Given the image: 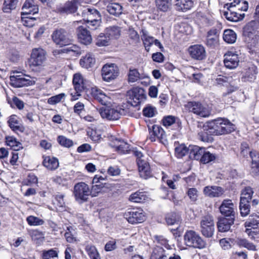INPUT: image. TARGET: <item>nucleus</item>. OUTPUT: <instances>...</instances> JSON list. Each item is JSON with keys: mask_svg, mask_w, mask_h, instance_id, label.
<instances>
[{"mask_svg": "<svg viewBox=\"0 0 259 259\" xmlns=\"http://www.w3.org/2000/svg\"><path fill=\"white\" fill-rule=\"evenodd\" d=\"M26 220L30 226H41L45 223V221L42 219L33 215L28 217Z\"/></svg>", "mask_w": 259, "mask_h": 259, "instance_id": "864d4df0", "label": "nucleus"}, {"mask_svg": "<svg viewBox=\"0 0 259 259\" xmlns=\"http://www.w3.org/2000/svg\"><path fill=\"white\" fill-rule=\"evenodd\" d=\"M208 128L213 130L212 133L215 135H223L230 133L235 130V126L229 120L225 118H218L210 122Z\"/></svg>", "mask_w": 259, "mask_h": 259, "instance_id": "f03ea898", "label": "nucleus"}, {"mask_svg": "<svg viewBox=\"0 0 259 259\" xmlns=\"http://www.w3.org/2000/svg\"><path fill=\"white\" fill-rule=\"evenodd\" d=\"M110 40V38L107 37L106 33H101L97 39L96 44L99 47L107 46L109 45Z\"/></svg>", "mask_w": 259, "mask_h": 259, "instance_id": "de8ad7c7", "label": "nucleus"}, {"mask_svg": "<svg viewBox=\"0 0 259 259\" xmlns=\"http://www.w3.org/2000/svg\"><path fill=\"white\" fill-rule=\"evenodd\" d=\"M190 56L194 59L202 60L206 57V51L204 47L201 45L191 46L188 48Z\"/></svg>", "mask_w": 259, "mask_h": 259, "instance_id": "f3484780", "label": "nucleus"}, {"mask_svg": "<svg viewBox=\"0 0 259 259\" xmlns=\"http://www.w3.org/2000/svg\"><path fill=\"white\" fill-rule=\"evenodd\" d=\"M81 15L88 23L94 20H96V22H98L99 20H101L100 13L95 9L85 8L82 11Z\"/></svg>", "mask_w": 259, "mask_h": 259, "instance_id": "aec40b11", "label": "nucleus"}, {"mask_svg": "<svg viewBox=\"0 0 259 259\" xmlns=\"http://www.w3.org/2000/svg\"><path fill=\"white\" fill-rule=\"evenodd\" d=\"M238 55L233 51H228L224 55V63L225 66L229 69L236 68L239 63Z\"/></svg>", "mask_w": 259, "mask_h": 259, "instance_id": "a211bd4d", "label": "nucleus"}, {"mask_svg": "<svg viewBox=\"0 0 259 259\" xmlns=\"http://www.w3.org/2000/svg\"><path fill=\"white\" fill-rule=\"evenodd\" d=\"M235 218L224 217L219 220L218 222V228L219 232H225L230 229L231 226L234 224Z\"/></svg>", "mask_w": 259, "mask_h": 259, "instance_id": "4be33fe9", "label": "nucleus"}, {"mask_svg": "<svg viewBox=\"0 0 259 259\" xmlns=\"http://www.w3.org/2000/svg\"><path fill=\"white\" fill-rule=\"evenodd\" d=\"M107 37L111 39L118 38L121 34V29L117 26H110L105 30Z\"/></svg>", "mask_w": 259, "mask_h": 259, "instance_id": "c85d7f7f", "label": "nucleus"}, {"mask_svg": "<svg viewBox=\"0 0 259 259\" xmlns=\"http://www.w3.org/2000/svg\"><path fill=\"white\" fill-rule=\"evenodd\" d=\"M150 259H167V256L163 248L157 246L153 249Z\"/></svg>", "mask_w": 259, "mask_h": 259, "instance_id": "c9c22d12", "label": "nucleus"}, {"mask_svg": "<svg viewBox=\"0 0 259 259\" xmlns=\"http://www.w3.org/2000/svg\"><path fill=\"white\" fill-rule=\"evenodd\" d=\"M138 169L140 177L147 179L151 176L149 164L146 161H138Z\"/></svg>", "mask_w": 259, "mask_h": 259, "instance_id": "b1692460", "label": "nucleus"}, {"mask_svg": "<svg viewBox=\"0 0 259 259\" xmlns=\"http://www.w3.org/2000/svg\"><path fill=\"white\" fill-rule=\"evenodd\" d=\"M127 80L128 82H135L137 81L138 80L142 78L141 74H140L138 70L133 67H131L129 69V71L127 74Z\"/></svg>", "mask_w": 259, "mask_h": 259, "instance_id": "58836bf2", "label": "nucleus"}, {"mask_svg": "<svg viewBox=\"0 0 259 259\" xmlns=\"http://www.w3.org/2000/svg\"><path fill=\"white\" fill-rule=\"evenodd\" d=\"M85 249L91 259H101L100 254L95 246L88 245L86 246Z\"/></svg>", "mask_w": 259, "mask_h": 259, "instance_id": "c03bdc74", "label": "nucleus"}, {"mask_svg": "<svg viewBox=\"0 0 259 259\" xmlns=\"http://www.w3.org/2000/svg\"><path fill=\"white\" fill-rule=\"evenodd\" d=\"M95 62L94 55L92 53H88L80 60V64L83 67L89 68L93 66Z\"/></svg>", "mask_w": 259, "mask_h": 259, "instance_id": "cd10ccee", "label": "nucleus"}, {"mask_svg": "<svg viewBox=\"0 0 259 259\" xmlns=\"http://www.w3.org/2000/svg\"><path fill=\"white\" fill-rule=\"evenodd\" d=\"M17 3L18 0H5L3 11L5 13H10L16 8Z\"/></svg>", "mask_w": 259, "mask_h": 259, "instance_id": "a18cd8bd", "label": "nucleus"}, {"mask_svg": "<svg viewBox=\"0 0 259 259\" xmlns=\"http://www.w3.org/2000/svg\"><path fill=\"white\" fill-rule=\"evenodd\" d=\"M147 199L148 197L145 192L141 191H137L132 194L129 198L131 201L136 203L143 202Z\"/></svg>", "mask_w": 259, "mask_h": 259, "instance_id": "473e14b6", "label": "nucleus"}, {"mask_svg": "<svg viewBox=\"0 0 259 259\" xmlns=\"http://www.w3.org/2000/svg\"><path fill=\"white\" fill-rule=\"evenodd\" d=\"M189 147L183 144H179L175 143V154L178 158H182L189 153Z\"/></svg>", "mask_w": 259, "mask_h": 259, "instance_id": "f704fd0d", "label": "nucleus"}, {"mask_svg": "<svg viewBox=\"0 0 259 259\" xmlns=\"http://www.w3.org/2000/svg\"><path fill=\"white\" fill-rule=\"evenodd\" d=\"M203 192L204 195L210 198L220 197L224 194L225 190L220 186H207L204 187Z\"/></svg>", "mask_w": 259, "mask_h": 259, "instance_id": "412c9836", "label": "nucleus"}, {"mask_svg": "<svg viewBox=\"0 0 259 259\" xmlns=\"http://www.w3.org/2000/svg\"><path fill=\"white\" fill-rule=\"evenodd\" d=\"M77 9L76 4L75 2H68L66 3L63 8V12L67 13H74Z\"/></svg>", "mask_w": 259, "mask_h": 259, "instance_id": "bf43d9fd", "label": "nucleus"}, {"mask_svg": "<svg viewBox=\"0 0 259 259\" xmlns=\"http://www.w3.org/2000/svg\"><path fill=\"white\" fill-rule=\"evenodd\" d=\"M100 113L103 118L114 120L118 119L121 115L124 114V110L107 107L102 108L100 110Z\"/></svg>", "mask_w": 259, "mask_h": 259, "instance_id": "ddd939ff", "label": "nucleus"}, {"mask_svg": "<svg viewBox=\"0 0 259 259\" xmlns=\"http://www.w3.org/2000/svg\"><path fill=\"white\" fill-rule=\"evenodd\" d=\"M115 144L112 146L116 148L119 153L123 154L130 150L129 145L123 141L115 139Z\"/></svg>", "mask_w": 259, "mask_h": 259, "instance_id": "2f4dec72", "label": "nucleus"}, {"mask_svg": "<svg viewBox=\"0 0 259 259\" xmlns=\"http://www.w3.org/2000/svg\"><path fill=\"white\" fill-rule=\"evenodd\" d=\"M57 141L61 145L65 147L69 148L73 145L72 140L63 136H59Z\"/></svg>", "mask_w": 259, "mask_h": 259, "instance_id": "13d9d810", "label": "nucleus"}, {"mask_svg": "<svg viewBox=\"0 0 259 259\" xmlns=\"http://www.w3.org/2000/svg\"><path fill=\"white\" fill-rule=\"evenodd\" d=\"M88 81L84 79L83 76L80 73H75L73 76V84L76 93L75 95H71L73 98V100H76L77 97L80 96V93L84 90L87 88V84Z\"/></svg>", "mask_w": 259, "mask_h": 259, "instance_id": "4468645a", "label": "nucleus"}, {"mask_svg": "<svg viewBox=\"0 0 259 259\" xmlns=\"http://www.w3.org/2000/svg\"><path fill=\"white\" fill-rule=\"evenodd\" d=\"M157 9L162 12H166L170 8L171 0H155Z\"/></svg>", "mask_w": 259, "mask_h": 259, "instance_id": "e433bc0d", "label": "nucleus"}, {"mask_svg": "<svg viewBox=\"0 0 259 259\" xmlns=\"http://www.w3.org/2000/svg\"><path fill=\"white\" fill-rule=\"evenodd\" d=\"M253 192L250 187H245L241 194L240 201L248 202L251 199Z\"/></svg>", "mask_w": 259, "mask_h": 259, "instance_id": "79ce46f5", "label": "nucleus"}, {"mask_svg": "<svg viewBox=\"0 0 259 259\" xmlns=\"http://www.w3.org/2000/svg\"><path fill=\"white\" fill-rule=\"evenodd\" d=\"M180 221V215L176 213L168 214L166 217V221L168 225H178Z\"/></svg>", "mask_w": 259, "mask_h": 259, "instance_id": "49530a36", "label": "nucleus"}, {"mask_svg": "<svg viewBox=\"0 0 259 259\" xmlns=\"http://www.w3.org/2000/svg\"><path fill=\"white\" fill-rule=\"evenodd\" d=\"M143 34L141 36L145 49L149 51L150 47L154 44V38L153 37L149 35L146 31H143Z\"/></svg>", "mask_w": 259, "mask_h": 259, "instance_id": "37998d69", "label": "nucleus"}, {"mask_svg": "<svg viewBox=\"0 0 259 259\" xmlns=\"http://www.w3.org/2000/svg\"><path fill=\"white\" fill-rule=\"evenodd\" d=\"M143 112L144 116L148 117H152L155 115L156 110L155 107L149 106L144 108Z\"/></svg>", "mask_w": 259, "mask_h": 259, "instance_id": "e2e57ef3", "label": "nucleus"}, {"mask_svg": "<svg viewBox=\"0 0 259 259\" xmlns=\"http://www.w3.org/2000/svg\"><path fill=\"white\" fill-rule=\"evenodd\" d=\"M64 237L69 243H72L76 241V233L73 227H67Z\"/></svg>", "mask_w": 259, "mask_h": 259, "instance_id": "72a5a7b5", "label": "nucleus"}, {"mask_svg": "<svg viewBox=\"0 0 259 259\" xmlns=\"http://www.w3.org/2000/svg\"><path fill=\"white\" fill-rule=\"evenodd\" d=\"M64 254L65 259H72L75 254V249L73 247L68 245L65 249Z\"/></svg>", "mask_w": 259, "mask_h": 259, "instance_id": "0e129e2a", "label": "nucleus"}, {"mask_svg": "<svg viewBox=\"0 0 259 259\" xmlns=\"http://www.w3.org/2000/svg\"><path fill=\"white\" fill-rule=\"evenodd\" d=\"M103 187L101 184L95 185L92 186L91 190H90L91 194L92 197H96L101 193Z\"/></svg>", "mask_w": 259, "mask_h": 259, "instance_id": "338daca9", "label": "nucleus"}, {"mask_svg": "<svg viewBox=\"0 0 259 259\" xmlns=\"http://www.w3.org/2000/svg\"><path fill=\"white\" fill-rule=\"evenodd\" d=\"M44 165L50 170H54L59 166L58 160L54 157L47 156L45 158L43 161Z\"/></svg>", "mask_w": 259, "mask_h": 259, "instance_id": "c756f323", "label": "nucleus"}, {"mask_svg": "<svg viewBox=\"0 0 259 259\" xmlns=\"http://www.w3.org/2000/svg\"><path fill=\"white\" fill-rule=\"evenodd\" d=\"M259 225V214L256 213H253L249 216V219L245 223V227H251V228H247L246 229V232L248 234V236H251L253 238L254 235H257L258 233L255 231L256 226Z\"/></svg>", "mask_w": 259, "mask_h": 259, "instance_id": "dca6fc26", "label": "nucleus"}, {"mask_svg": "<svg viewBox=\"0 0 259 259\" xmlns=\"http://www.w3.org/2000/svg\"><path fill=\"white\" fill-rule=\"evenodd\" d=\"M204 148L199 147L196 145L189 146V157L195 160H201Z\"/></svg>", "mask_w": 259, "mask_h": 259, "instance_id": "bb28decb", "label": "nucleus"}, {"mask_svg": "<svg viewBox=\"0 0 259 259\" xmlns=\"http://www.w3.org/2000/svg\"><path fill=\"white\" fill-rule=\"evenodd\" d=\"M91 94L94 98L102 105H106L109 102V98L99 89L93 88Z\"/></svg>", "mask_w": 259, "mask_h": 259, "instance_id": "5701e85b", "label": "nucleus"}, {"mask_svg": "<svg viewBox=\"0 0 259 259\" xmlns=\"http://www.w3.org/2000/svg\"><path fill=\"white\" fill-rule=\"evenodd\" d=\"M176 121V118L175 116L169 115L164 117L162 119L163 124L165 126H169L174 124Z\"/></svg>", "mask_w": 259, "mask_h": 259, "instance_id": "774afa93", "label": "nucleus"}, {"mask_svg": "<svg viewBox=\"0 0 259 259\" xmlns=\"http://www.w3.org/2000/svg\"><path fill=\"white\" fill-rule=\"evenodd\" d=\"M64 195L61 194H59L55 196V199L53 200V204L55 205L57 210L64 206Z\"/></svg>", "mask_w": 259, "mask_h": 259, "instance_id": "603ef678", "label": "nucleus"}, {"mask_svg": "<svg viewBox=\"0 0 259 259\" xmlns=\"http://www.w3.org/2000/svg\"><path fill=\"white\" fill-rule=\"evenodd\" d=\"M6 142L8 146L11 147L15 151H17L22 148V144L18 141L16 138L13 136L6 137Z\"/></svg>", "mask_w": 259, "mask_h": 259, "instance_id": "7c9ffc66", "label": "nucleus"}, {"mask_svg": "<svg viewBox=\"0 0 259 259\" xmlns=\"http://www.w3.org/2000/svg\"><path fill=\"white\" fill-rule=\"evenodd\" d=\"M257 68L256 67L251 65L250 67H248V70L246 72V76L250 78L253 79L255 77V75L257 74Z\"/></svg>", "mask_w": 259, "mask_h": 259, "instance_id": "69168bd1", "label": "nucleus"}, {"mask_svg": "<svg viewBox=\"0 0 259 259\" xmlns=\"http://www.w3.org/2000/svg\"><path fill=\"white\" fill-rule=\"evenodd\" d=\"M248 202L240 201L239 208L241 215L243 217L247 215L250 212V205Z\"/></svg>", "mask_w": 259, "mask_h": 259, "instance_id": "5fc2aeb1", "label": "nucleus"}, {"mask_svg": "<svg viewBox=\"0 0 259 259\" xmlns=\"http://www.w3.org/2000/svg\"><path fill=\"white\" fill-rule=\"evenodd\" d=\"M236 7L238 10L246 11L248 9V3L246 1L243 0H234L233 2L227 3L225 5L224 8H227L229 11L225 12L224 15L227 20L237 22L241 20L245 16L244 13H238L237 12L233 11L232 9Z\"/></svg>", "mask_w": 259, "mask_h": 259, "instance_id": "f257e3e1", "label": "nucleus"}, {"mask_svg": "<svg viewBox=\"0 0 259 259\" xmlns=\"http://www.w3.org/2000/svg\"><path fill=\"white\" fill-rule=\"evenodd\" d=\"M118 74V68L115 64H106L102 67V76L104 81H110L115 79Z\"/></svg>", "mask_w": 259, "mask_h": 259, "instance_id": "f8f14e48", "label": "nucleus"}, {"mask_svg": "<svg viewBox=\"0 0 259 259\" xmlns=\"http://www.w3.org/2000/svg\"><path fill=\"white\" fill-rule=\"evenodd\" d=\"M237 38V35L236 33L232 30L227 29L224 32L223 39L228 44L234 43Z\"/></svg>", "mask_w": 259, "mask_h": 259, "instance_id": "a19ab883", "label": "nucleus"}, {"mask_svg": "<svg viewBox=\"0 0 259 259\" xmlns=\"http://www.w3.org/2000/svg\"><path fill=\"white\" fill-rule=\"evenodd\" d=\"M52 38L53 41L60 47L69 45L73 40L68 33L63 29L54 31L52 34Z\"/></svg>", "mask_w": 259, "mask_h": 259, "instance_id": "423d86ee", "label": "nucleus"}, {"mask_svg": "<svg viewBox=\"0 0 259 259\" xmlns=\"http://www.w3.org/2000/svg\"><path fill=\"white\" fill-rule=\"evenodd\" d=\"M58 253L53 249L44 251L42 259H58Z\"/></svg>", "mask_w": 259, "mask_h": 259, "instance_id": "052dcab7", "label": "nucleus"}, {"mask_svg": "<svg viewBox=\"0 0 259 259\" xmlns=\"http://www.w3.org/2000/svg\"><path fill=\"white\" fill-rule=\"evenodd\" d=\"M77 34L79 41L85 45H90L92 41V37L88 29L83 26L78 27Z\"/></svg>", "mask_w": 259, "mask_h": 259, "instance_id": "6ab92c4d", "label": "nucleus"}, {"mask_svg": "<svg viewBox=\"0 0 259 259\" xmlns=\"http://www.w3.org/2000/svg\"><path fill=\"white\" fill-rule=\"evenodd\" d=\"M70 52H73L76 55H80L81 54V50L78 46L72 45L64 49V53H68Z\"/></svg>", "mask_w": 259, "mask_h": 259, "instance_id": "680f3d73", "label": "nucleus"}, {"mask_svg": "<svg viewBox=\"0 0 259 259\" xmlns=\"http://www.w3.org/2000/svg\"><path fill=\"white\" fill-rule=\"evenodd\" d=\"M200 232L206 238L213 236L214 232V223L212 217L206 215L200 221Z\"/></svg>", "mask_w": 259, "mask_h": 259, "instance_id": "39448f33", "label": "nucleus"}, {"mask_svg": "<svg viewBox=\"0 0 259 259\" xmlns=\"http://www.w3.org/2000/svg\"><path fill=\"white\" fill-rule=\"evenodd\" d=\"M46 51L41 48H35L32 50L29 60V66L32 70L37 71L46 60Z\"/></svg>", "mask_w": 259, "mask_h": 259, "instance_id": "20e7f679", "label": "nucleus"}, {"mask_svg": "<svg viewBox=\"0 0 259 259\" xmlns=\"http://www.w3.org/2000/svg\"><path fill=\"white\" fill-rule=\"evenodd\" d=\"M107 11L111 15L118 16L122 13V7L117 3H112L107 7Z\"/></svg>", "mask_w": 259, "mask_h": 259, "instance_id": "4c0bfd02", "label": "nucleus"}, {"mask_svg": "<svg viewBox=\"0 0 259 259\" xmlns=\"http://www.w3.org/2000/svg\"><path fill=\"white\" fill-rule=\"evenodd\" d=\"M152 128V133L154 136L161 140L165 139V134L162 127L157 125H154Z\"/></svg>", "mask_w": 259, "mask_h": 259, "instance_id": "09e8293b", "label": "nucleus"}, {"mask_svg": "<svg viewBox=\"0 0 259 259\" xmlns=\"http://www.w3.org/2000/svg\"><path fill=\"white\" fill-rule=\"evenodd\" d=\"M176 5L179 10L185 11L190 10L193 5L192 0H177Z\"/></svg>", "mask_w": 259, "mask_h": 259, "instance_id": "ea45409f", "label": "nucleus"}, {"mask_svg": "<svg viewBox=\"0 0 259 259\" xmlns=\"http://www.w3.org/2000/svg\"><path fill=\"white\" fill-rule=\"evenodd\" d=\"M30 78L29 76L20 74L19 72H17L16 75L10 76V84L14 88H21L34 84L35 81Z\"/></svg>", "mask_w": 259, "mask_h": 259, "instance_id": "6e6552de", "label": "nucleus"}, {"mask_svg": "<svg viewBox=\"0 0 259 259\" xmlns=\"http://www.w3.org/2000/svg\"><path fill=\"white\" fill-rule=\"evenodd\" d=\"M21 14L22 15H28L30 14H35L38 13V8L37 5H34L33 3L29 0H27L24 3L22 8Z\"/></svg>", "mask_w": 259, "mask_h": 259, "instance_id": "a878e982", "label": "nucleus"}, {"mask_svg": "<svg viewBox=\"0 0 259 259\" xmlns=\"http://www.w3.org/2000/svg\"><path fill=\"white\" fill-rule=\"evenodd\" d=\"M185 244L194 248L202 249L206 247L205 241L199 234L193 230L187 231L184 236Z\"/></svg>", "mask_w": 259, "mask_h": 259, "instance_id": "7ed1b4c3", "label": "nucleus"}, {"mask_svg": "<svg viewBox=\"0 0 259 259\" xmlns=\"http://www.w3.org/2000/svg\"><path fill=\"white\" fill-rule=\"evenodd\" d=\"M219 35V30L216 28H212L207 32L206 44L209 47H213L217 44Z\"/></svg>", "mask_w": 259, "mask_h": 259, "instance_id": "393cba45", "label": "nucleus"}, {"mask_svg": "<svg viewBox=\"0 0 259 259\" xmlns=\"http://www.w3.org/2000/svg\"><path fill=\"white\" fill-rule=\"evenodd\" d=\"M215 158V156L214 155L210 153L208 151H205L204 149L200 161L203 163L206 164L213 161Z\"/></svg>", "mask_w": 259, "mask_h": 259, "instance_id": "6e6d98bb", "label": "nucleus"}, {"mask_svg": "<svg viewBox=\"0 0 259 259\" xmlns=\"http://www.w3.org/2000/svg\"><path fill=\"white\" fill-rule=\"evenodd\" d=\"M238 244L242 247H244L249 250H255V246L252 243L249 242L245 239H239L237 241Z\"/></svg>", "mask_w": 259, "mask_h": 259, "instance_id": "4d7b16f0", "label": "nucleus"}, {"mask_svg": "<svg viewBox=\"0 0 259 259\" xmlns=\"http://www.w3.org/2000/svg\"><path fill=\"white\" fill-rule=\"evenodd\" d=\"M124 218L131 224L141 223L145 220V216L142 209L133 208L128 209L124 214Z\"/></svg>", "mask_w": 259, "mask_h": 259, "instance_id": "1a4fd4ad", "label": "nucleus"}, {"mask_svg": "<svg viewBox=\"0 0 259 259\" xmlns=\"http://www.w3.org/2000/svg\"><path fill=\"white\" fill-rule=\"evenodd\" d=\"M73 194L75 199L82 202L87 201L91 192L89 186L83 182H80L75 185Z\"/></svg>", "mask_w": 259, "mask_h": 259, "instance_id": "0eeeda50", "label": "nucleus"}, {"mask_svg": "<svg viewBox=\"0 0 259 259\" xmlns=\"http://www.w3.org/2000/svg\"><path fill=\"white\" fill-rule=\"evenodd\" d=\"M87 134L92 141L96 142H98L101 139V132L96 129H89Z\"/></svg>", "mask_w": 259, "mask_h": 259, "instance_id": "8fccbe9b", "label": "nucleus"}, {"mask_svg": "<svg viewBox=\"0 0 259 259\" xmlns=\"http://www.w3.org/2000/svg\"><path fill=\"white\" fill-rule=\"evenodd\" d=\"M187 109L193 113L202 117H208L210 114V110L200 102H189L186 105Z\"/></svg>", "mask_w": 259, "mask_h": 259, "instance_id": "9b49d317", "label": "nucleus"}, {"mask_svg": "<svg viewBox=\"0 0 259 259\" xmlns=\"http://www.w3.org/2000/svg\"><path fill=\"white\" fill-rule=\"evenodd\" d=\"M128 103L133 106H137L146 98L145 91L142 88H136L127 92Z\"/></svg>", "mask_w": 259, "mask_h": 259, "instance_id": "9d476101", "label": "nucleus"}, {"mask_svg": "<svg viewBox=\"0 0 259 259\" xmlns=\"http://www.w3.org/2000/svg\"><path fill=\"white\" fill-rule=\"evenodd\" d=\"M221 213L227 217L235 218L236 207L231 199H224L219 207Z\"/></svg>", "mask_w": 259, "mask_h": 259, "instance_id": "2eb2a0df", "label": "nucleus"}, {"mask_svg": "<svg viewBox=\"0 0 259 259\" xmlns=\"http://www.w3.org/2000/svg\"><path fill=\"white\" fill-rule=\"evenodd\" d=\"M8 123L11 128L14 131H18L20 129L19 123L17 120V116L15 115H11L8 120Z\"/></svg>", "mask_w": 259, "mask_h": 259, "instance_id": "3c124183", "label": "nucleus"}]
</instances>
